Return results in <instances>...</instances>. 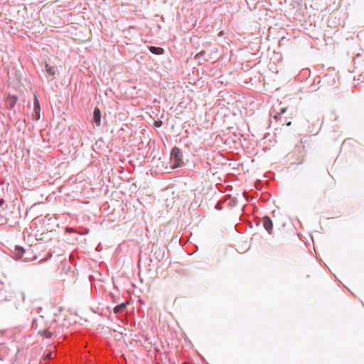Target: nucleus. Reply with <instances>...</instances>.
<instances>
[{"label": "nucleus", "mask_w": 364, "mask_h": 364, "mask_svg": "<svg viewBox=\"0 0 364 364\" xmlns=\"http://www.w3.org/2000/svg\"><path fill=\"white\" fill-rule=\"evenodd\" d=\"M92 122L96 127L101 125V112L98 107L94 109Z\"/></svg>", "instance_id": "obj_5"}, {"label": "nucleus", "mask_w": 364, "mask_h": 364, "mask_svg": "<svg viewBox=\"0 0 364 364\" xmlns=\"http://www.w3.org/2000/svg\"><path fill=\"white\" fill-rule=\"evenodd\" d=\"M18 98L15 95H9L5 100V106L8 109H13L17 102Z\"/></svg>", "instance_id": "obj_6"}, {"label": "nucleus", "mask_w": 364, "mask_h": 364, "mask_svg": "<svg viewBox=\"0 0 364 364\" xmlns=\"http://www.w3.org/2000/svg\"><path fill=\"white\" fill-rule=\"evenodd\" d=\"M287 111V108L286 107H284V108H281L280 111L279 112H275V114H274V112L275 111H273L271 112L270 114V116L271 117H272L277 122H278L280 125L282 126H284V124H286L287 126H290L291 122L289 121V122H287V118H283L282 117V115L283 114H284Z\"/></svg>", "instance_id": "obj_2"}, {"label": "nucleus", "mask_w": 364, "mask_h": 364, "mask_svg": "<svg viewBox=\"0 0 364 364\" xmlns=\"http://www.w3.org/2000/svg\"><path fill=\"white\" fill-rule=\"evenodd\" d=\"M215 208H216L217 210H220L222 209V206H221L219 203H217V204L215 205Z\"/></svg>", "instance_id": "obj_16"}, {"label": "nucleus", "mask_w": 364, "mask_h": 364, "mask_svg": "<svg viewBox=\"0 0 364 364\" xmlns=\"http://www.w3.org/2000/svg\"><path fill=\"white\" fill-rule=\"evenodd\" d=\"M170 158L172 168H176L183 166V154L179 148L174 146L171 149Z\"/></svg>", "instance_id": "obj_1"}, {"label": "nucleus", "mask_w": 364, "mask_h": 364, "mask_svg": "<svg viewBox=\"0 0 364 364\" xmlns=\"http://www.w3.org/2000/svg\"><path fill=\"white\" fill-rule=\"evenodd\" d=\"M39 333L46 338H50L53 336V333L48 331V329L40 331Z\"/></svg>", "instance_id": "obj_13"}, {"label": "nucleus", "mask_w": 364, "mask_h": 364, "mask_svg": "<svg viewBox=\"0 0 364 364\" xmlns=\"http://www.w3.org/2000/svg\"><path fill=\"white\" fill-rule=\"evenodd\" d=\"M26 253V250L19 246H16L14 250V257L16 259H22L23 262L28 261V257H24L23 255Z\"/></svg>", "instance_id": "obj_4"}, {"label": "nucleus", "mask_w": 364, "mask_h": 364, "mask_svg": "<svg viewBox=\"0 0 364 364\" xmlns=\"http://www.w3.org/2000/svg\"><path fill=\"white\" fill-rule=\"evenodd\" d=\"M161 123L162 122L161 121H159V122L155 121L154 125H155V127H160L161 125Z\"/></svg>", "instance_id": "obj_15"}, {"label": "nucleus", "mask_w": 364, "mask_h": 364, "mask_svg": "<svg viewBox=\"0 0 364 364\" xmlns=\"http://www.w3.org/2000/svg\"><path fill=\"white\" fill-rule=\"evenodd\" d=\"M7 204L3 198H0V225L6 224L7 222Z\"/></svg>", "instance_id": "obj_3"}, {"label": "nucleus", "mask_w": 364, "mask_h": 364, "mask_svg": "<svg viewBox=\"0 0 364 364\" xmlns=\"http://www.w3.org/2000/svg\"><path fill=\"white\" fill-rule=\"evenodd\" d=\"M127 304H128V303L124 302L119 305H117L113 309L114 313L115 314H119L122 313L125 310Z\"/></svg>", "instance_id": "obj_10"}, {"label": "nucleus", "mask_w": 364, "mask_h": 364, "mask_svg": "<svg viewBox=\"0 0 364 364\" xmlns=\"http://www.w3.org/2000/svg\"><path fill=\"white\" fill-rule=\"evenodd\" d=\"M263 226L264 229L268 232L269 234H271L273 229V223L269 217L264 216L262 218Z\"/></svg>", "instance_id": "obj_8"}, {"label": "nucleus", "mask_w": 364, "mask_h": 364, "mask_svg": "<svg viewBox=\"0 0 364 364\" xmlns=\"http://www.w3.org/2000/svg\"><path fill=\"white\" fill-rule=\"evenodd\" d=\"M149 51L155 55H161L164 53V50L161 47L150 46L149 48Z\"/></svg>", "instance_id": "obj_11"}, {"label": "nucleus", "mask_w": 364, "mask_h": 364, "mask_svg": "<svg viewBox=\"0 0 364 364\" xmlns=\"http://www.w3.org/2000/svg\"><path fill=\"white\" fill-rule=\"evenodd\" d=\"M52 352H48L46 355H45V358L44 359L45 360H50V359H52Z\"/></svg>", "instance_id": "obj_14"}, {"label": "nucleus", "mask_w": 364, "mask_h": 364, "mask_svg": "<svg viewBox=\"0 0 364 364\" xmlns=\"http://www.w3.org/2000/svg\"><path fill=\"white\" fill-rule=\"evenodd\" d=\"M33 111H34V119L38 120L41 117V106L39 101L36 96L34 97L33 100Z\"/></svg>", "instance_id": "obj_7"}, {"label": "nucleus", "mask_w": 364, "mask_h": 364, "mask_svg": "<svg viewBox=\"0 0 364 364\" xmlns=\"http://www.w3.org/2000/svg\"><path fill=\"white\" fill-rule=\"evenodd\" d=\"M9 349L4 345L0 346V360H3L4 359V356L8 353Z\"/></svg>", "instance_id": "obj_12"}, {"label": "nucleus", "mask_w": 364, "mask_h": 364, "mask_svg": "<svg viewBox=\"0 0 364 364\" xmlns=\"http://www.w3.org/2000/svg\"><path fill=\"white\" fill-rule=\"evenodd\" d=\"M45 69L47 75L51 77H54L57 71V68L55 66H51L47 63H45Z\"/></svg>", "instance_id": "obj_9"}]
</instances>
